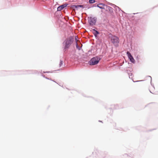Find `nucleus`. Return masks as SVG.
<instances>
[{
	"mask_svg": "<svg viewBox=\"0 0 158 158\" xmlns=\"http://www.w3.org/2000/svg\"><path fill=\"white\" fill-rule=\"evenodd\" d=\"M100 59L97 57L92 58L89 62V64L91 65L97 64L99 62Z\"/></svg>",
	"mask_w": 158,
	"mask_h": 158,
	"instance_id": "obj_1",
	"label": "nucleus"
},
{
	"mask_svg": "<svg viewBox=\"0 0 158 158\" xmlns=\"http://www.w3.org/2000/svg\"><path fill=\"white\" fill-rule=\"evenodd\" d=\"M88 22L90 25L93 26L95 24L96 22V19L94 17H90L89 18Z\"/></svg>",
	"mask_w": 158,
	"mask_h": 158,
	"instance_id": "obj_2",
	"label": "nucleus"
},
{
	"mask_svg": "<svg viewBox=\"0 0 158 158\" xmlns=\"http://www.w3.org/2000/svg\"><path fill=\"white\" fill-rule=\"evenodd\" d=\"M95 2V0H89V3L91 4L93 3H94Z\"/></svg>",
	"mask_w": 158,
	"mask_h": 158,
	"instance_id": "obj_7",
	"label": "nucleus"
},
{
	"mask_svg": "<svg viewBox=\"0 0 158 158\" xmlns=\"http://www.w3.org/2000/svg\"><path fill=\"white\" fill-rule=\"evenodd\" d=\"M93 33L95 36H96L98 34H99V32L94 29L93 30Z\"/></svg>",
	"mask_w": 158,
	"mask_h": 158,
	"instance_id": "obj_5",
	"label": "nucleus"
},
{
	"mask_svg": "<svg viewBox=\"0 0 158 158\" xmlns=\"http://www.w3.org/2000/svg\"><path fill=\"white\" fill-rule=\"evenodd\" d=\"M66 6H67V5H65V4H64V5H61V6H59L57 8V10L58 11H60L62 9H63L64 7H66Z\"/></svg>",
	"mask_w": 158,
	"mask_h": 158,
	"instance_id": "obj_4",
	"label": "nucleus"
},
{
	"mask_svg": "<svg viewBox=\"0 0 158 158\" xmlns=\"http://www.w3.org/2000/svg\"><path fill=\"white\" fill-rule=\"evenodd\" d=\"M79 7H83V6L82 5H79Z\"/></svg>",
	"mask_w": 158,
	"mask_h": 158,
	"instance_id": "obj_13",
	"label": "nucleus"
},
{
	"mask_svg": "<svg viewBox=\"0 0 158 158\" xmlns=\"http://www.w3.org/2000/svg\"><path fill=\"white\" fill-rule=\"evenodd\" d=\"M73 42L70 39H67L65 42V45L64 46V48H68L70 47V45Z\"/></svg>",
	"mask_w": 158,
	"mask_h": 158,
	"instance_id": "obj_3",
	"label": "nucleus"
},
{
	"mask_svg": "<svg viewBox=\"0 0 158 158\" xmlns=\"http://www.w3.org/2000/svg\"><path fill=\"white\" fill-rule=\"evenodd\" d=\"M63 61H62V60H60V64H59V65H60V67L61 66V65L63 64Z\"/></svg>",
	"mask_w": 158,
	"mask_h": 158,
	"instance_id": "obj_10",
	"label": "nucleus"
},
{
	"mask_svg": "<svg viewBox=\"0 0 158 158\" xmlns=\"http://www.w3.org/2000/svg\"><path fill=\"white\" fill-rule=\"evenodd\" d=\"M130 59L131 62L133 63H134L135 62V60L133 57L131 58Z\"/></svg>",
	"mask_w": 158,
	"mask_h": 158,
	"instance_id": "obj_9",
	"label": "nucleus"
},
{
	"mask_svg": "<svg viewBox=\"0 0 158 158\" xmlns=\"http://www.w3.org/2000/svg\"><path fill=\"white\" fill-rule=\"evenodd\" d=\"M73 7L75 8H79V5H74V6H73Z\"/></svg>",
	"mask_w": 158,
	"mask_h": 158,
	"instance_id": "obj_11",
	"label": "nucleus"
},
{
	"mask_svg": "<svg viewBox=\"0 0 158 158\" xmlns=\"http://www.w3.org/2000/svg\"><path fill=\"white\" fill-rule=\"evenodd\" d=\"M127 54L128 57L130 59L133 57L132 56H131V54L129 52H127Z\"/></svg>",
	"mask_w": 158,
	"mask_h": 158,
	"instance_id": "obj_6",
	"label": "nucleus"
},
{
	"mask_svg": "<svg viewBox=\"0 0 158 158\" xmlns=\"http://www.w3.org/2000/svg\"><path fill=\"white\" fill-rule=\"evenodd\" d=\"M111 40H112V42L113 43H115V42H116V41H117V40L115 38H114L113 39H112Z\"/></svg>",
	"mask_w": 158,
	"mask_h": 158,
	"instance_id": "obj_8",
	"label": "nucleus"
},
{
	"mask_svg": "<svg viewBox=\"0 0 158 158\" xmlns=\"http://www.w3.org/2000/svg\"><path fill=\"white\" fill-rule=\"evenodd\" d=\"M76 47L77 48H78V44H77V42H76Z\"/></svg>",
	"mask_w": 158,
	"mask_h": 158,
	"instance_id": "obj_12",
	"label": "nucleus"
}]
</instances>
